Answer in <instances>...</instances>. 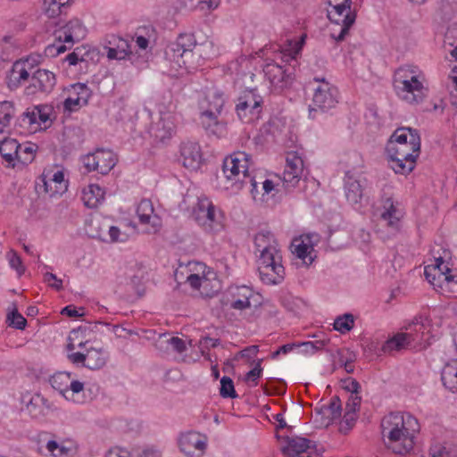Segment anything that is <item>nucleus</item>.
I'll return each mask as SVG.
<instances>
[{"label":"nucleus","mask_w":457,"mask_h":457,"mask_svg":"<svg viewBox=\"0 0 457 457\" xmlns=\"http://www.w3.org/2000/svg\"><path fill=\"white\" fill-rule=\"evenodd\" d=\"M419 430L418 420L408 412L392 411L380 421L384 446L395 454L408 453L413 448L415 434Z\"/></svg>","instance_id":"1"},{"label":"nucleus","mask_w":457,"mask_h":457,"mask_svg":"<svg viewBox=\"0 0 457 457\" xmlns=\"http://www.w3.org/2000/svg\"><path fill=\"white\" fill-rule=\"evenodd\" d=\"M386 151L395 172L407 175L414 170L420 154V137L416 129L398 128L388 140Z\"/></svg>","instance_id":"2"},{"label":"nucleus","mask_w":457,"mask_h":457,"mask_svg":"<svg viewBox=\"0 0 457 457\" xmlns=\"http://www.w3.org/2000/svg\"><path fill=\"white\" fill-rule=\"evenodd\" d=\"M257 267L261 280L267 285L280 283L285 277L282 255L278 244L270 231L259 232L254 237Z\"/></svg>","instance_id":"3"},{"label":"nucleus","mask_w":457,"mask_h":457,"mask_svg":"<svg viewBox=\"0 0 457 457\" xmlns=\"http://www.w3.org/2000/svg\"><path fill=\"white\" fill-rule=\"evenodd\" d=\"M393 87L395 95L411 105L421 104L428 93L424 73L412 64L402 65L395 71Z\"/></svg>","instance_id":"4"},{"label":"nucleus","mask_w":457,"mask_h":457,"mask_svg":"<svg viewBox=\"0 0 457 457\" xmlns=\"http://www.w3.org/2000/svg\"><path fill=\"white\" fill-rule=\"evenodd\" d=\"M251 155L245 152H235L226 157L222 165L224 175V187L231 193H237L245 187H248L253 198L258 194V182L249 171Z\"/></svg>","instance_id":"5"},{"label":"nucleus","mask_w":457,"mask_h":457,"mask_svg":"<svg viewBox=\"0 0 457 457\" xmlns=\"http://www.w3.org/2000/svg\"><path fill=\"white\" fill-rule=\"evenodd\" d=\"M224 105L223 94L218 90H210L199 99V120L206 131L217 136L225 132L226 124L219 119Z\"/></svg>","instance_id":"6"},{"label":"nucleus","mask_w":457,"mask_h":457,"mask_svg":"<svg viewBox=\"0 0 457 457\" xmlns=\"http://www.w3.org/2000/svg\"><path fill=\"white\" fill-rule=\"evenodd\" d=\"M328 18L334 23L330 37L337 42L345 38L350 28L355 22L356 14L351 11V0H328Z\"/></svg>","instance_id":"7"},{"label":"nucleus","mask_w":457,"mask_h":457,"mask_svg":"<svg viewBox=\"0 0 457 457\" xmlns=\"http://www.w3.org/2000/svg\"><path fill=\"white\" fill-rule=\"evenodd\" d=\"M190 274L187 277V282L190 287L204 297H212L220 289L217 274L211 268L200 262L188 263Z\"/></svg>","instance_id":"8"},{"label":"nucleus","mask_w":457,"mask_h":457,"mask_svg":"<svg viewBox=\"0 0 457 457\" xmlns=\"http://www.w3.org/2000/svg\"><path fill=\"white\" fill-rule=\"evenodd\" d=\"M192 216L206 232L218 233L224 228L223 212L206 196L198 197Z\"/></svg>","instance_id":"9"},{"label":"nucleus","mask_w":457,"mask_h":457,"mask_svg":"<svg viewBox=\"0 0 457 457\" xmlns=\"http://www.w3.org/2000/svg\"><path fill=\"white\" fill-rule=\"evenodd\" d=\"M76 345L72 342V337H69L67 345L68 359L73 364H82L90 370H99L103 368L109 358L108 353L101 347H87L86 353L74 352Z\"/></svg>","instance_id":"10"},{"label":"nucleus","mask_w":457,"mask_h":457,"mask_svg":"<svg viewBox=\"0 0 457 457\" xmlns=\"http://www.w3.org/2000/svg\"><path fill=\"white\" fill-rule=\"evenodd\" d=\"M263 98L256 89L242 92L237 99L236 112L244 123H252L258 120L262 113Z\"/></svg>","instance_id":"11"},{"label":"nucleus","mask_w":457,"mask_h":457,"mask_svg":"<svg viewBox=\"0 0 457 457\" xmlns=\"http://www.w3.org/2000/svg\"><path fill=\"white\" fill-rule=\"evenodd\" d=\"M316 86L313 87L312 105L310 106V116L315 118V112L320 110L326 112L334 108L338 103V90L328 81L315 79Z\"/></svg>","instance_id":"12"},{"label":"nucleus","mask_w":457,"mask_h":457,"mask_svg":"<svg viewBox=\"0 0 457 457\" xmlns=\"http://www.w3.org/2000/svg\"><path fill=\"white\" fill-rule=\"evenodd\" d=\"M389 187L383 188V195L381 197L380 220L385 223L392 232H397L400 229L401 220L403 217V212L400 206V203L394 201L389 193Z\"/></svg>","instance_id":"13"},{"label":"nucleus","mask_w":457,"mask_h":457,"mask_svg":"<svg viewBox=\"0 0 457 457\" xmlns=\"http://www.w3.org/2000/svg\"><path fill=\"white\" fill-rule=\"evenodd\" d=\"M54 35L59 44L54 45L53 48L56 50L57 54H61L67 50V46L62 43L71 46L74 42L83 39L86 36V29L79 19H73L55 30Z\"/></svg>","instance_id":"14"},{"label":"nucleus","mask_w":457,"mask_h":457,"mask_svg":"<svg viewBox=\"0 0 457 457\" xmlns=\"http://www.w3.org/2000/svg\"><path fill=\"white\" fill-rule=\"evenodd\" d=\"M303 172V160L295 152H290L286 158L285 170L282 176L283 187L291 191L299 183Z\"/></svg>","instance_id":"15"},{"label":"nucleus","mask_w":457,"mask_h":457,"mask_svg":"<svg viewBox=\"0 0 457 457\" xmlns=\"http://www.w3.org/2000/svg\"><path fill=\"white\" fill-rule=\"evenodd\" d=\"M56 84L55 75L44 69H38L32 71L29 84L25 88L27 96H35L37 94L50 93Z\"/></svg>","instance_id":"16"},{"label":"nucleus","mask_w":457,"mask_h":457,"mask_svg":"<svg viewBox=\"0 0 457 457\" xmlns=\"http://www.w3.org/2000/svg\"><path fill=\"white\" fill-rule=\"evenodd\" d=\"M83 162L88 171L95 170L105 175L115 166L116 157L111 150L98 149L86 155Z\"/></svg>","instance_id":"17"},{"label":"nucleus","mask_w":457,"mask_h":457,"mask_svg":"<svg viewBox=\"0 0 457 457\" xmlns=\"http://www.w3.org/2000/svg\"><path fill=\"white\" fill-rule=\"evenodd\" d=\"M34 70L33 60L30 58L16 61L6 77L7 87L11 90L17 89L26 81L30 79Z\"/></svg>","instance_id":"18"},{"label":"nucleus","mask_w":457,"mask_h":457,"mask_svg":"<svg viewBox=\"0 0 457 457\" xmlns=\"http://www.w3.org/2000/svg\"><path fill=\"white\" fill-rule=\"evenodd\" d=\"M424 275L431 285L441 288L454 278L447 263L441 257L435 260V264L425 267Z\"/></svg>","instance_id":"19"},{"label":"nucleus","mask_w":457,"mask_h":457,"mask_svg":"<svg viewBox=\"0 0 457 457\" xmlns=\"http://www.w3.org/2000/svg\"><path fill=\"white\" fill-rule=\"evenodd\" d=\"M104 48L110 60L131 59L133 55L129 41L116 35L108 36Z\"/></svg>","instance_id":"20"},{"label":"nucleus","mask_w":457,"mask_h":457,"mask_svg":"<svg viewBox=\"0 0 457 457\" xmlns=\"http://www.w3.org/2000/svg\"><path fill=\"white\" fill-rule=\"evenodd\" d=\"M206 445V437L198 432L190 431L182 434L179 438V447L187 455L202 456Z\"/></svg>","instance_id":"21"},{"label":"nucleus","mask_w":457,"mask_h":457,"mask_svg":"<svg viewBox=\"0 0 457 457\" xmlns=\"http://www.w3.org/2000/svg\"><path fill=\"white\" fill-rule=\"evenodd\" d=\"M137 213L140 223L146 226V233L154 234L160 230L162 220L154 213V206L150 200L143 199L137 206Z\"/></svg>","instance_id":"22"},{"label":"nucleus","mask_w":457,"mask_h":457,"mask_svg":"<svg viewBox=\"0 0 457 457\" xmlns=\"http://www.w3.org/2000/svg\"><path fill=\"white\" fill-rule=\"evenodd\" d=\"M176 118L171 112H161L160 119L151 128L152 136L158 141L164 143L175 134Z\"/></svg>","instance_id":"23"},{"label":"nucleus","mask_w":457,"mask_h":457,"mask_svg":"<svg viewBox=\"0 0 457 457\" xmlns=\"http://www.w3.org/2000/svg\"><path fill=\"white\" fill-rule=\"evenodd\" d=\"M263 72L274 90H283L293 80L291 75L287 73V71L282 66L275 62L267 63L263 68Z\"/></svg>","instance_id":"24"},{"label":"nucleus","mask_w":457,"mask_h":457,"mask_svg":"<svg viewBox=\"0 0 457 457\" xmlns=\"http://www.w3.org/2000/svg\"><path fill=\"white\" fill-rule=\"evenodd\" d=\"M91 96V90L83 83H77L71 86L69 96L63 103L65 110L74 112L88 103Z\"/></svg>","instance_id":"25"},{"label":"nucleus","mask_w":457,"mask_h":457,"mask_svg":"<svg viewBox=\"0 0 457 457\" xmlns=\"http://www.w3.org/2000/svg\"><path fill=\"white\" fill-rule=\"evenodd\" d=\"M21 401L33 418L44 417L53 411V404L40 394L26 393L22 395Z\"/></svg>","instance_id":"26"},{"label":"nucleus","mask_w":457,"mask_h":457,"mask_svg":"<svg viewBox=\"0 0 457 457\" xmlns=\"http://www.w3.org/2000/svg\"><path fill=\"white\" fill-rule=\"evenodd\" d=\"M425 321L422 317H415L403 327V332L412 343L414 348L422 347L427 341L428 330Z\"/></svg>","instance_id":"27"},{"label":"nucleus","mask_w":457,"mask_h":457,"mask_svg":"<svg viewBox=\"0 0 457 457\" xmlns=\"http://www.w3.org/2000/svg\"><path fill=\"white\" fill-rule=\"evenodd\" d=\"M180 154L183 166L190 170H197L202 162L200 145L195 142H186L181 145Z\"/></svg>","instance_id":"28"},{"label":"nucleus","mask_w":457,"mask_h":457,"mask_svg":"<svg viewBox=\"0 0 457 457\" xmlns=\"http://www.w3.org/2000/svg\"><path fill=\"white\" fill-rule=\"evenodd\" d=\"M291 252L307 266L312 264L314 260L312 254L313 245L309 236H300L294 238L291 243Z\"/></svg>","instance_id":"29"},{"label":"nucleus","mask_w":457,"mask_h":457,"mask_svg":"<svg viewBox=\"0 0 457 457\" xmlns=\"http://www.w3.org/2000/svg\"><path fill=\"white\" fill-rule=\"evenodd\" d=\"M19 143L16 139L8 137L4 134L0 136V155L8 168H14L17 164Z\"/></svg>","instance_id":"30"},{"label":"nucleus","mask_w":457,"mask_h":457,"mask_svg":"<svg viewBox=\"0 0 457 457\" xmlns=\"http://www.w3.org/2000/svg\"><path fill=\"white\" fill-rule=\"evenodd\" d=\"M278 439L282 440L281 450L286 457H290L291 453L296 455L306 449H311V445H312L309 439L296 436H278Z\"/></svg>","instance_id":"31"},{"label":"nucleus","mask_w":457,"mask_h":457,"mask_svg":"<svg viewBox=\"0 0 457 457\" xmlns=\"http://www.w3.org/2000/svg\"><path fill=\"white\" fill-rule=\"evenodd\" d=\"M42 181L45 192L49 193L51 196L62 194L68 187L62 170H57L52 175L44 174Z\"/></svg>","instance_id":"32"},{"label":"nucleus","mask_w":457,"mask_h":457,"mask_svg":"<svg viewBox=\"0 0 457 457\" xmlns=\"http://www.w3.org/2000/svg\"><path fill=\"white\" fill-rule=\"evenodd\" d=\"M406 348H414L406 334L402 331L387 339L382 345L381 351L384 353H391L394 351H401Z\"/></svg>","instance_id":"33"},{"label":"nucleus","mask_w":457,"mask_h":457,"mask_svg":"<svg viewBox=\"0 0 457 457\" xmlns=\"http://www.w3.org/2000/svg\"><path fill=\"white\" fill-rule=\"evenodd\" d=\"M104 190L96 184H90L82 191V201L88 208H96L104 200Z\"/></svg>","instance_id":"34"},{"label":"nucleus","mask_w":457,"mask_h":457,"mask_svg":"<svg viewBox=\"0 0 457 457\" xmlns=\"http://www.w3.org/2000/svg\"><path fill=\"white\" fill-rule=\"evenodd\" d=\"M345 196L349 203L355 204L360 203L362 198V187L359 180L348 173L345 176Z\"/></svg>","instance_id":"35"},{"label":"nucleus","mask_w":457,"mask_h":457,"mask_svg":"<svg viewBox=\"0 0 457 457\" xmlns=\"http://www.w3.org/2000/svg\"><path fill=\"white\" fill-rule=\"evenodd\" d=\"M15 111L13 102H0V136L9 131L11 121L15 116Z\"/></svg>","instance_id":"36"},{"label":"nucleus","mask_w":457,"mask_h":457,"mask_svg":"<svg viewBox=\"0 0 457 457\" xmlns=\"http://www.w3.org/2000/svg\"><path fill=\"white\" fill-rule=\"evenodd\" d=\"M232 295L234 297H237L232 302V308L245 310L251 306L250 298L253 295V291L250 287L245 286L237 287L235 291L232 292Z\"/></svg>","instance_id":"37"},{"label":"nucleus","mask_w":457,"mask_h":457,"mask_svg":"<svg viewBox=\"0 0 457 457\" xmlns=\"http://www.w3.org/2000/svg\"><path fill=\"white\" fill-rule=\"evenodd\" d=\"M443 385L452 392H457V361L447 363L441 375Z\"/></svg>","instance_id":"38"},{"label":"nucleus","mask_w":457,"mask_h":457,"mask_svg":"<svg viewBox=\"0 0 457 457\" xmlns=\"http://www.w3.org/2000/svg\"><path fill=\"white\" fill-rule=\"evenodd\" d=\"M303 44V37L295 40H287V44L281 49V59L283 62H289L295 60L300 54Z\"/></svg>","instance_id":"39"},{"label":"nucleus","mask_w":457,"mask_h":457,"mask_svg":"<svg viewBox=\"0 0 457 457\" xmlns=\"http://www.w3.org/2000/svg\"><path fill=\"white\" fill-rule=\"evenodd\" d=\"M69 383L70 376L64 372L56 373L50 378V384L53 388L60 392L67 400L71 399Z\"/></svg>","instance_id":"40"},{"label":"nucleus","mask_w":457,"mask_h":457,"mask_svg":"<svg viewBox=\"0 0 457 457\" xmlns=\"http://www.w3.org/2000/svg\"><path fill=\"white\" fill-rule=\"evenodd\" d=\"M430 457H457V446L451 443H435L429 449Z\"/></svg>","instance_id":"41"},{"label":"nucleus","mask_w":457,"mask_h":457,"mask_svg":"<svg viewBox=\"0 0 457 457\" xmlns=\"http://www.w3.org/2000/svg\"><path fill=\"white\" fill-rule=\"evenodd\" d=\"M321 411L328 420V423L339 420L342 411L340 399L337 396L332 397L329 403L321 408Z\"/></svg>","instance_id":"42"},{"label":"nucleus","mask_w":457,"mask_h":457,"mask_svg":"<svg viewBox=\"0 0 457 457\" xmlns=\"http://www.w3.org/2000/svg\"><path fill=\"white\" fill-rule=\"evenodd\" d=\"M37 149V145L33 143L19 144L17 162L30 163L35 158Z\"/></svg>","instance_id":"43"},{"label":"nucleus","mask_w":457,"mask_h":457,"mask_svg":"<svg viewBox=\"0 0 457 457\" xmlns=\"http://www.w3.org/2000/svg\"><path fill=\"white\" fill-rule=\"evenodd\" d=\"M334 329L341 334L349 332L354 326V317L351 313H345L338 316L334 321Z\"/></svg>","instance_id":"44"},{"label":"nucleus","mask_w":457,"mask_h":457,"mask_svg":"<svg viewBox=\"0 0 457 457\" xmlns=\"http://www.w3.org/2000/svg\"><path fill=\"white\" fill-rule=\"evenodd\" d=\"M220 394L223 398H236L237 395L236 393L234 383L228 377L224 376L220 379Z\"/></svg>","instance_id":"45"},{"label":"nucleus","mask_w":457,"mask_h":457,"mask_svg":"<svg viewBox=\"0 0 457 457\" xmlns=\"http://www.w3.org/2000/svg\"><path fill=\"white\" fill-rule=\"evenodd\" d=\"M178 46L183 48L182 54L186 55L191 54L195 46L194 37L189 34H181L178 37Z\"/></svg>","instance_id":"46"},{"label":"nucleus","mask_w":457,"mask_h":457,"mask_svg":"<svg viewBox=\"0 0 457 457\" xmlns=\"http://www.w3.org/2000/svg\"><path fill=\"white\" fill-rule=\"evenodd\" d=\"M161 343H165L167 345L170 346L173 351L179 353L185 352L187 349L185 341L178 337H164V338L162 339Z\"/></svg>","instance_id":"47"},{"label":"nucleus","mask_w":457,"mask_h":457,"mask_svg":"<svg viewBox=\"0 0 457 457\" xmlns=\"http://www.w3.org/2000/svg\"><path fill=\"white\" fill-rule=\"evenodd\" d=\"M262 359L258 360L255 367L245 375V380L251 383L253 386H256L258 385V378L262 375Z\"/></svg>","instance_id":"48"},{"label":"nucleus","mask_w":457,"mask_h":457,"mask_svg":"<svg viewBox=\"0 0 457 457\" xmlns=\"http://www.w3.org/2000/svg\"><path fill=\"white\" fill-rule=\"evenodd\" d=\"M7 259L10 266L14 269L18 275L21 276L25 272V266L22 263L21 257L14 251L7 253Z\"/></svg>","instance_id":"49"},{"label":"nucleus","mask_w":457,"mask_h":457,"mask_svg":"<svg viewBox=\"0 0 457 457\" xmlns=\"http://www.w3.org/2000/svg\"><path fill=\"white\" fill-rule=\"evenodd\" d=\"M259 352L258 345H250L238 352L235 357L234 361H238L239 359H245L247 361L253 360V358L257 355Z\"/></svg>","instance_id":"50"},{"label":"nucleus","mask_w":457,"mask_h":457,"mask_svg":"<svg viewBox=\"0 0 457 457\" xmlns=\"http://www.w3.org/2000/svg\"><path fill=\"white\" fill-rule=\"evenodd\" d=\"M108 235L110 237L108 241L111 243L125 242L129 238V235L121 231L120 228L116 226H111L109 228Z\"/></svg>","instance_id":"51"},{"label":"nucleus","mask_w":457,"mask_h":457,"mask_svg":"<svg viewBox=\"0 0 457 457\" xmlns=\"http://www.w3.org/2000/svg\"><path fill=\"white\" fill-rule=\"evenodd\" d=\"M44 4H48V7L46 8V14L49 18L57 16L59 13H61V8L65 6L64 3H61L57 0H45Z\"/></svg>","instance_id":"52"},{"label":"nucleus","mask_w":457,"mask_h":457,"mask_svg":"<svg viewBox=\"0 0 457 457\" xmlns=\"http://www.w3.org/2000/svg\"><path fill=\"white\" fill-rule=\"evenodd\" d=\"M8 320H10V326L17 329H24L27 324L26 319L16 310L8 315Z\"/></svg>","instance_id":"53"},{"label":"nucleus","mask_w":457,"mask_h":457,"mask_svg":"<svg viewBox=\"0 0 457 457\" xmlns=\"http://www.w3.org/2000/svg\"><path fill=\"white\" fill-rule=\"evenodd\" d=\"M50 112L51 108L47 105H39L37 106V126L41 127L44 125L46 127V123L50 121Z\"/></svg>","instance_id":"54"},{"label":"nucleus","mask_w":457,"mask_h":457,"mask_svg":"<svg viewBox=\"0 0 457 457\" xmlns=\"http://www.w3.org/2000/svg\"><path fill=\"white\" fill-rule=\"evenodd\" d=\"M37 106L33 107L31 110L28 109L21 117V121L28 125H37Z\"/></svg>","instance_id":"55"},{"label":"nucleus","mask_w":457,"mask_h":457,"mask_svg":"<svg viewBox=\"0 0 457 457\" xmlns=\"http://www.w3.org/2000/svg\"><path fill=\"white\" fill-rule=\"evenodd\" d=\"M220 0H200L197 8L203 12H212L218 8Z\"/></svg>","instance_id":"56"},{"label":"nucleus","mask_w":457,"mask_h":457,"mask_svg":"<svg viewBox=\"0 0 457 457\" xmlns=\"http://www.w3.org/2000/svg\"><path fill=\"white\" fill-rule=\"evenodd\" d=\"M83 388H84L83 383H81L78 380H73V381L70 380V383H69V391H70V397H71L70 400H72L75 403H79V401L74 399V395H75V394L80 393L83 390Z\"/></svg>","instance_id":"57"},{"label":"nucleus","mask_w":457,"mask_h":457,"mask_svg":"<svg viewBox=\"0 0 457 457\" xmlns=\"http://www.w3.org/2000/svg\"><path fill=\"white\" fill-rule=\"evenodd\" d=\"M361 403V397L358 395H351L348 399L345 411L356 412Z\"/></svg>","instance_id":"58"},{"label":"nucleus","mask_w":457,"mask_h":457,"mask_svg":"<svg viewBox=\"0 0 457 457\" xmlns=\"http://www.w3.org/2000/svg\"><path fill=\"white\" fill-rule=\"evenodd\" d=\"M44 278L45 281L47 282L50 287L55 288L56 290H61L62 288V279L57 278L54 273L46 272Z\"/></svg>","instance_id":"59"},{"label":"nucleus","mask_w":457,"mask_h":457,"mask_svg":"<svg viewBox=\"0 0 457 457\" xmlns=\"http://www.w3.org/2000/svg\"><path fill=\"white\" fill-rule=\"evenodd\" d=\"M344 387L351 392L352 395H358L361 385L356 379L349 378L344 380Z\"/></svg>","instance_id":"60"},{"label":"nucleus","mask_w":457,"mask_h":457,"mask_svg":"<svg viewBox=\"0 0 457 457\" xmlns=\"http://www.w3.org/2000/svg\"><path fill=\"white\" fill-rule=\"evenodd\" d=\"M81 51L79 48H76L72 53L69 54L66 57V61L70 65H76L79 62H85L81 54Z\"/></svg>","instance_id":"61"},{"label":"nucleus","mask_w":457,"mask_h":457,"mask_svg":"<svg viewBox=\"0 0 457 457\" xmlns=\"http://www.w3.org/2000/svg\"><path fill=\"white\" fill-rule=\"evenodd\" d=\"M339 360L338 362L341 366H344L345 371L347 373H353L354 370L353 361L348 357H345L343 353L339 352Z\"/></svg>","instance_id":"62"},{"label":"nucleus","mask_w":457,"mask_h":457,"mask_svg":"<svg viewBox=\"0 0 457 457\" xmlns=\"http://www.w3.org/2000/svg\"><path fill=\"white\" fill-rule=\"evenodd\" d=\"M355 420L356 412L345 411L342 423H345L348 428H352Z\"/></svg>","instance_id":"63"},{"label":"nucleus","mask_w":457,"mask_h":457,"mask_svg":"<svg viewBox=\"0 0 457 457\" xmlns=\"http://www.w3.org/2000/svg\"><path fill=\"white\" fill-rule=\"evenodd\" d=\"M62 314H66L69 317L77 318L81 316L83 313H80L79 311L76 309V307L68 305L62 309Z\"/></svg>","instance_id":"64"}]
</instances>
